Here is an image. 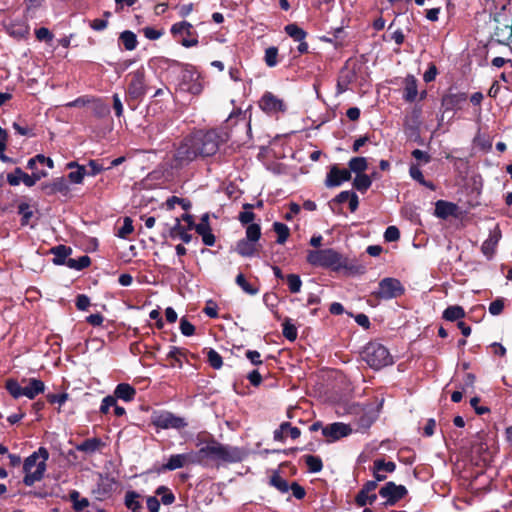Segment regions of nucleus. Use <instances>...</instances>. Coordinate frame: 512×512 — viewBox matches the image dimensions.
<instances>
[{"mask_svg":"<svg viewBox=\"0 0 512 512\" xmlns=\"http://www.w3.org/2000/svg\"><path fill=\"white\" fill-rule=\"evenodd\" d=\"M136 390L130 384L120 383L114 390L115 398L121 399L125 402H130L135 398Z\"/></svg>","mask_w":512,"mask_h":512,"instance_id":"24","label":"nucleus"},{"mask_svg":"<svg viewBox=\"0 0 512 512\" xmlns=\"http://www.w3.org/2000/svg\"><path fill=\"white\" fill-rule=\"evenodd\" d=\"M70 500L73 503V508L76 511H82L89 506V500L87 498H81L80 493L73 490L69 494Z\"/></svg>","mask_w":512,"mask_h":512,"instance_id":"37","label":"nucleus"},{"mask_svg":"<svg viewBox=\"0 0 512 512\" xmlns=\"http://www.w3.org/2000/svg\"><path fill=\"white\" fill-rule=\"evenodd\" d=\"M236 283L241 287V289L250 295H255L258 293V289L254 288L250 285V283L246 280L243 274H238L236 277Z\"/></svg>","mask_w":512,"mask_h":512,"instance_id":"50","label":"nucleus"},{"mask_svg":"<svg viewBox=\"0 0 512 512\" xmlns=\"http://www.w3.org/2000/svg\"><path fill=\"white\" fill-rule=\"evenodd\" d=\"M179 90L197 95L202 91V84L199 81V74L196 71L185 70L181 74L178 84Z\"/></svg>","mask_w":512,"mask_h":512,"instance_id":"13","label":"nucleus"},{"mask_svg":"<svg viewBox=\"0 0 512 512\" xmlns=\"http://www.w3.org/2000/svg\"><path fill=\"white\" fill-rule=\"evenodd\" d=\"M119 39L126 50L132 51V50L136 49L138 41H137L136 34L134 32H132L130 30L123 31L120 34Z\"/></svg>","mask_w":512,"mask_h":512,"instance_id":"31","label":"nucleus"},{"mask_svg":"<svg viewBox=\"0 0 512 512\" xmlns=\"http://www.w3.org/2000/svg\"><path fill=\"white\" fill-rule=\"evenodd\" d=\"M207 358H208V362L209 364L214 368V369H220L222 367V357L220 356V354L215 351L214 349H210L208 352H207Z\"/></svg>","mask_w":512,"mask_h":512,"instance_id":"52","label":"nucleus"},{"mask_svg":"<svg viewBox=\"0 0 512 512\" xmlns=\"http://www.w3.org/2000/svg\"><path fill=\"white\" fill-rule=\"evenodd\" d=\"M246 357L254 365L262 364L261 354L258 351H256V350H248L246 352Z\"/></svg>","mask_w":512,"mask_h":512,"instance_id":"64","label":"nucleus"},{"mask_svg":"<svg viewBox=\"0 0 512 512\" xmlns=\"http://www.w3.org/2000/svg\"><path fill=\"white\" fill-rule=\"evenodd\" d=\"M270 484L282 493H286L289 490L288 482L277 472L271 476Z\"/></svg>","mask_w":512,"mask_h":512,"instance_id":"43","label":"nucleus"},{"mask_svg":"<svg viewBox=\"0 0 512 512\" xmlns=\"http://www.w3.org/2000/svg\"><path fill=\"white\" fill-rule=\"evenodd\" d=\"M139 497L140 495L135 491H128L125 495V505L132 512H138L141 509Z\"/></svg>","mask_w":512,"mask_h":512,"instance_id":"35","label":"nucleus"},{"mask_svg":"<svg viewBox=\"0 0 512 512\" xmlns=\"http://www.w3.org/2000/svg\"><path fill=\"white\" fill-rule=\"evenodd\" d=\"M504 309V302L502 299H496L489 305V312L496 316L502 313Z\"/></svg>","mask_w":512,"mask_h":512,"instance_id":"58","label":"nucleus"},{"mask_svg":"<svg viewBox=\"0 0 512 512\" xmlns=\"http://www.w3.org/2000/svg\"><path fill=\"white\" fill-rule=\"evenodd\" d=\"M151 423L159 429H182L187 426L185 418L176 416L169 411L154 412Z\"/></svg>","mask_w":512,"mask_h":512,"instance_id":"7","label":"nucleus"},{"mask_svg":"<svg viewBox=\"0 0 512 512\" xmlns=\"http://www.w3.org/2000/svg\"><path fill=\"white\" fill-rule=\"evenodd\" d=\"M273 227L274 231L277 234V242L279 244H283L289 237V228L287 227V225L280 222H275L273 224Z\"/></svg>","mask_w":512,"mask_h":512,"instance_id":"44","label":"nucleus"},{"mask_svg":"<svg viewBox=\"0 0 512 512\" xmlns=\"http://www.w3.org/2000/svg\"><path fill=\"white\" fill-rule=\"evenodd\" d=\"M133 232L132 220L130 218H125L122 227L118 230V237L126 238L129 234Z\"/></svg>","mask_w":512,"mask_h":512,"instance_id":"54","label":"nucleus"},{"mask_svg":"<svg viewBox=\"0 0 512 512\" xmlns=\"http://www.w3.org/2000/svg\"><path fill=\"white\" fill-rule=\"evenodd\" d=\"M180 330L184 336H192L195 331V327L186 319L182 318L180 321Z\"/></svg>","mask_w":512,"mask_h":512,"instance_id":"60","label":"nucleus"},{"mask_svg":"<svg viewBox=\"0 0 512 512\" xmlns=\"http://www.w3.org/2000/svg\"><path fill=\"white\" fill-rule=\"evenodd\" d=\"M456 205L450 202L439 200L436 202L435 214L439 218H447L454 214Z\"/></svg>","mask_w":512,"mask_h":512,"instance_id":"29","label":"nucleus"},{"mask_svg":"<svg viewBox=\"0 0 512 512\" xmlns=\"http://www.w3.org/2000/svg\"><path fill=\"white\" fill-rule=\"evenodd\" d=\"M102 446V441L99 438H90L86 439L82 443L76 446V449L80 452H85L88 454H92L99 450Z\"/></svg>","mask_w":512,"mask_h":512,"instance_id":"30","label":"nucleus"},{"mask_svg":"<svg viewBox=\"0 0 512 512\" xmlns=\"http://www.w3.org/2000/svg\"><path fill=\"white\" fill-rule=\"evenodd\" d=\"M417 94V80L414 76L408 75L405 78L404 99L406 101L412 102L416 99Z\"/></svg>","mask_w":512,"mask_h":512,"instance_id":"27","label":"nucleus"},{"mask_svg":"<svg viewBox=\"0 0 512 512\" xmlns=\"http://www.w3.org/2000/svg\"><path fill=\"white\" fill-rule=\"evenodd\" d=\"M264 62L270 68L275 67L278 64L279 60L277 47L271 46L265 50Z\"/></svg>","mask_w":512,"mask_h":512,"instance_id":"40","label":"nucleus"},{"mask_svg":"<svg viewBox=\"0 0 512 512\" xmlns=\"http://www.w3.org/2000/svg\"><path fill=\"white\" fill-rule=\"evenodd\" d=\"M6 179L11 186H18L21 182L24 183L27 187L33 186L31 176L25 173L19 167L15 168L12 173H8Z\"/></svg>","mask_w":512,"mask_h":512,"instance_id":"21","label":"nucleus"},{"mask_svg":"<svg viewBox=\"0 0 512 512\" xmlns=\"http://www.w3.org/2000/svg\"><path fill=\"white\" fill-rule=\"evenodd\" d=\"M48 457V451L45 448L40 447L37 451L33 452L29 457L25 459L23 465V470L25 473L23 482L25 485L31 486L43 478Z\"/></svg>","mask_w":512,"mask_h":512,"instance_id":"3","label":"nucleus"},{"mask_svg":"<svg viewBox=\"0 0 512 512\" xmlns=\"http://www.w3.org/2000/svg\"><path fill=\"white\" fill-rule=\"evenodd\" d=\"M170 32L174 37L187 36L183 37L181 40V44L184 47L189 48L198 45V36L196 32L193 30L192 24L187 21L174 23L171 26Z\"/></svg>","mask_w":512,"mask_h":512,"instance_id":"9","label":"nucleus"},{"mask_svg":"<svg viewBox=\"0 0 512 512\" xmlns=\"http://www.w3.org/2000/svg\"><path fill=\"white\" fill-rule=\"evenodd\" d=\"M253 206L251 204L244 205V211L239 214V221L242 224H253V220L255 219V214L251 211Z\"/></svg>","mask_w":512,"mask_h":512,"instance_id":"49","label":"nucleus"},{"mask_svg":"<svg viewBox=\"0 0 512 512\" xmlns=\"http://www.w3.org/2000/svg\"><path fill=\"white\" fill-rule=\"evenodd\" d=\"M304 459H305V463L308 467L309 472L317 473V472L321 471L323 465H322V460L319 457L313 456V455H307L304 457Z\"/></svg>","mask_w":512,"mask_h":512,"instance_id":"45","label":"nucleus"},{"mask_svg":"<svg viewBox=\"0 0 512 512\" xmlns=\"http://www.w3.org/2000/svg\"><path fill=\"white\" fill-rule=\"evenodd\" d=\"M465 316L464 309L461 306L454 305L449 306L443 312V318L447 321H455Z\"/></svg>","mask_w":512,"mask_h":512,"instance_id":"34","label":"nucleus"},{"mask_svg":"<svg viewBox=\"0 0 512 512\" xmlns=\"http://www.w3.org/2000/svg\"><path fill=\"white\" fill-rule=\"evenodd\" d=\"M500 239L501 231L496 226L490 230L488 238L483 242L481 246V251L487 259H491L493 257Z\"/></svg>","mask_w":512,"mask_h":512,"instance_id":"16","label":"nucleus"},{"mask_svg":"<svg viewBox=\"0 0 512 512\" xmlns=\"http://www.w3.org/2000/svg\"><path fill=\"white\" fill-rule=\"evenodd\" d=\"M127 78L129 79L128 84V95L132 99H140L146 93V83H145V71L144 68H139L128 74Z\"/></svg>","mask_w":512,"mask_h":512,"instance_id":"8","label":"nucleus"},{"mask_svg":"<svg viewBox=\"0 0 512 512\" xmlns=\"http://www.w3.org/2000/svg\"><path fill=\"white\" fill-rule=\"evenodd\" d=\"M43 188L48 194H55L57 192L67 194L69 191V186L64 177L55 178L51 183L44 185Z\"/></svg>","mask_w":512,"mask_h":512,"instance_id":"25","label":"nucleus"},{"mask_svg":"<svg viewBox=\"0 0 512 512\" xmlns=\"http://www.w3.org/2000/svg\"><path fill=\"white\" fill-rule=\"evenodd\" d=\"M45 390L44 383L36 378L28 380V384L23 387L24 396L29 399H34L38 394L43 393Z\"/></svg>","mask_w":512,"mask_h":512,"instance_id":"23","label":"nucleus"},{"mask_svg":"<svg viewBox=\"0 0 512 512\" xmlns=\"http://www.w3.org/2000/svg\"><path fill=\"white\" fill-rule=\"evenodd\" d=\"M144 36L149 40H157L163 35L162 30H157L153 27H145L142 29Z\"/></svg>","mask_w":512,"mask_h":512,"instance_id":"57","label":"nucleus"},{"mask_svg":"<svg viewBox=\"0 0 512 512\" xmlns=\"http://www.w3.org/2000/svg\"><path fill=\"white\" fill-rule=\"evenodd\" d=\"M91 263V260L88 256L83 255L79 257L78 259L69 258L66 262V266L75 269V270H82L86 267H88Z\"/></svg>","mask_w":512,"mask_h":512,"instance_id":"39","label":"nucleus"},{"mask_svg":"<svg viewBox=\"0 0 512 512\" xmlns=\"http://www.w3.org/2000/svg\"><path fill=\"white\" fill-rule=\"evenodd\" d=\"M170 233L173 238H180L184 243H189L192 240L191 234L181 225L179 218H176V223Z\"/></svg>","mask_w":512,"mask_h":512,"instance_id":"32","label":"nucleus"},{"mask_svg":"<svg viewBox=\"0 0 512 512\" xmlns=\"http://www.w3.org/2000/svg\"><path fill=\"white\" fill-rule=\"evenodd\" d=\"M285 32L294 39V41H302L306 38V32L297 24H288L285 26Z\"/></svg>","mask_w":512,"mask_h":512,"instance_id":"38","label":"nucleus"},{"mask_svg":"<svg viewBox=\"0 0 512 512\" xmlns=\"http://www.w3.org/2000/svg\"><path fill=\"white\" fill-rule=\"evenodd\" d=\"M348 166L350 172L352 171L358 175L363 174V172L367 169L368 162L365 157H354L350 159Z\"/></svg>","mask_w":512,"mask_h":512,"instance_id":"33","label":"nucleus"},{"mask_svg":"<svg viewBox=\"0 0 512 512\" xmlns=\"http://www.w3.org/2000/svg\"><path fill=\"white\" fill-rule=\"evenodd\" d=\"M209 216L204 214L201 218L200 223L194 226L196 232L202 237V241L207 246H213L215 243V237L211 232L209 222Z\"/></svg>","mask_w":512,"mask_h":512,"instance_id":"19","label":"nucleus"},{"mask_svg":"<svg viewBox=\"0 0 512 512\" xmlns=\"http://www.w3.org/2000/svg\"><path fill=\"white\" fill-rule=\"evenodd\" d=\"M363 360L373 369H381L393 363V358L388 349L382 344L371 342L368 343L363 352Z\"/></svg>","mask_w":512,"mask_h":512,"instance_id":"5","label":"nucleus"},{"mask_svg":"<svg viewBox=\"0 0 512 512\" xmlns=\"http://www.w3.org/2000/svg\"><path fill=\"white\" fill-rule=\"evenodd\" d=\"M263 301L265 303V305L271 310L273 311L274 308L276 307V302H277V296L273 293H266L264 294L263 296Z\"/></svg>","mask_w":512,"mask_h":512,"instance_id":"62","label":"nucleus"},{"mask_svg":"<svg viewBox=\"0 0 512 512\" xmlns=\"http://www.w3.org/2000/svg\"><path fill=\"white\" fill-rule=\"evenodd\" d=\"M350 177L351 173L348 169H339L337 166H333L327 174L325 184L327 187H337L348 181Z\"/></svg>","mask_w":512,"mask_h":512,"instance_id":"17","label":"nucleus"},{"mask_svg":"<svg viewBox=\"0 0 512 512\" xmlns=\"http://www.w3.org/2000/svg\"><path fill=\"white\" fill-rule=\"evenodd\" d=\"M288 287L291 293H298L301 290L302 281L297 274H289L286 276Z\"/></svg>","mask_w":512,"mask_h":512,"instance_id":"48","label":"nucleus"},{"mask_svg":"<svg viewBox=\"0 0 512 512\" xmlns=\"http://www.w3.org/2000/svg\"><path fill=\"white\" fill-rule=\"evenodd\" d=\"M396 465L392 461L386 462L383 459H376L373 463V476L377 481H383L386 479V473L394 472Z\"/></svg>","mask_w":512,"mask_h":512,"instance_id":"18","label":"nucleus"},{"mask_svg":"<svg viewBox=\"0 0 512 512\" xmlns=\"http://www.w3.org/2000/svg\"><path fill=\"white\" fill-rule=\"evenodd\" d=\"M86 175V170L84 166H77L75 171H72L68 174V178L72 183L81 184Z\"/></svg>","mask_w":512,"mask_h":512,"instance_id":"53","label":"nucleus"},{"mask_svg":"<svg viewBox=\"0 0 512 512\" xmlns=\"http://www.w3.org/2000/svg\"><path fill=\"white\" fill-rule=\"evenodd\" d=\"M116 401L117 400L115 396L108 395L104 397L100 405V412L103 414H107L109 412V409L116 404Z\"/></svg>","mask_w":512,"mask_h":512,"instance_id":"55","label":"nucleus"},{"mask_svg":"<svg viewBox=\"0 0 512 512\" xmlns=\"http://www.w3.org/2000/svg\"><path fill=\"white\" fill-rule=\"evenodd\" d=\"M155 493L161 497V501L164 505H171L175 501L174 494L166 486H159Z\"/></svg>","mask_w":512,"mask_h":512,"instance_id":"46","label":"nucleus"},{"mask_svg":"<svg viewBox=\"0 0 512 512\" xmlns=\"http://www.w3.org/2000/svg\"><path fill=\"white\" fill-rule=\"evenodd\" d=\"M261 236V228L258 224H250L246 228V239L255 243L258 242Z\"/></svg>","mask_w":512,"mask_h":512,"instance_id":"51","label":"nucleus"},{"mask_svg":"<svg viewBox=\"0 0 512 512\" xmlns=\"http://www.w3.org/2000/svg\"><path fill=\"white\" fill-rule=\"evenodd\" d=\"M407 494L403 485H396L394 482L386 483L380 490L379 495L385 499V505H394Z\"/></svg>","mask_w":512,"mask_h":512,"instance_id":"14","label":"nucleus"},{"mask_svg":"<svg viewBox=\"0 0 512 512\" xmlns=\"http://www.w3.org/2000/svg\"><path fill=\"white\" fill-rule=\"evenodd\" d=\"M377 499V495L375 493L366 492L364 489H361L356 496V502L359 506H366L367 504H373Z\"/></svg>","mask_w":512,"mask_h":512,"instance_id":"41","label":"nucleus"},{"mask_svg":"<svg viewBox=\"0 0 512 512\" xmlns=\"http://www.w3.org/2000/svg\"><path fill=\"white\" fill-rule=\"evenodd\" d=\"M257 243L246 238L241 239L236 244V251L244 257H251L257 252Z\"/></svg>","mask_w":512,"mask_h":512,"instance_id":"26","label":"nucleus"},{"mask_svg":"<svg viewBox=\"0 0 512 512\" xmlns=\"http://www.w3.org/2000/svg\"><path fill=\"white\" fill-rule=\"evenodd\" d=\"M409 173L414 180L418 181L422 185H426L423 173L418 166L412 165L410 167Z\"/></svg>","mask_w":512,"mask_h":512,"instance_id":"59","label":"nucleus"},{"mask_svg":"<svg viewBox=\"0 0 512 512\" xmlns=\"http://www.w3.org/2000/svg\"><path fill=\"white\" fill-rule=\"evenodd\" d=\"M47 398H48L49 402L57 403V404H59L61 406V405H63L67 401L68 394H66V393L51 394V395H48Z\"/></svg>","mask_w":512,"mask_h":512,"instance_id":"63","label":"nucleus"},{"mask_svg":"<svg viewBox=\"0 0 512 512\" xmlns=\"http://www.w3.org/2000/svg\"><path fill=\"white\" fill-rule=\"evenodd\" d=\"M7 33L16 38L23 39L29 34V26L21 20L12 21L6 26Z\"/></svg>","mask_w":512,"mask_h":512,"instance_id":"22","label":"nucleus"},{"mask_svg":"<svg viewBox=\"0 0 512 512\" xmlns=\"http://www.w3.org/2000/svg\"><path fill=\"white\" fill-rule=\"evenodd\" d=\"M404 292L405 288L398 279L386 277L379 282L373 295L380 300H391L403 295Z\"/></svg>","mask_w":512,"mask_h":512,"instance_id":"6","label":"nucleus"},{"mask_svg":"<svg viewBox=\"0 0 512 512\" xmlns=\"http://www.w3.org/2000/svg\"><path fill=\"white\" fill-rule=\"evenodd\" d=\"M283 335L286 339H288L289 341H294L296 338H297V328L296 326L292 323L291 319H285L283 324Z\"/></svg>","mask_w":512,"mask_h":512,"instance_id":"42","label":"nucleus"},{"mask_svg":"<svg viewBox=\"0 0 512 512\" xmlns=\"http://www.w3.org/2000/svg\"><path fill=\"white\" fill-rule=\"evenodd\" d=\"M351 433L352 428L350 425L342 422H335L322 428V434L327 438L328 442L337 441L343 437L349 436Z\"/></svg>","mask_w":512,"mask_h":512,"instance_id":"15","label":"nucleus"},{"mask_svg":"<svg viewBox=\"0 0 512 512\" xmlns=\"http://www.w3.org/2000/svg\"><path fill=\"white\" fill-rule=\"evenodd\" d=\"M198 460L196 464L208 462H238L243 458V451L237 447L221 444L217 441H210L195 452Z\"/></svg>","mask_w":512,"mask_h":512,"instance_id":"2","label":"nucleus"},{"mask_svg":"<svg viewBox=\"0 0 512 512\" xmlns=\"http://www.w3.org/2000/svg\"><path fill=\"white\" fill-rule=\"evenodd\" d=\"M195 451H189L181 454H172L160 469L162 472L174 471L188 465H195L198 460Z\"/></svg>","mask_w":512,"mask_h":512,"instance_id":"11","label":"nucleus"},{"mask_svg":"<svg viewBox=\"0 0 512 512\" xmlns=\"http://www.w3.org/2000/svg\"><path fill=\"white\" fill-rule=\"evenodd\" d=\"M192 137H186L175 153V160L179 165H185L199 157Z\"/></svg>","mask_w":512,"mask_h":512,"instance_id":"12","label":"nucleus"},{"mask_svg":"<svg viewBox=\"0 0 512 512\" xmlns=\"http://www.w3.org/2000/svg\"><path fill=\"white\" fill-rule=\"evenodd\" d=\"M90 306V299L84 295L80 294L76 298V307L79 310H86Z\"/></svg>","mask_w":512,"mask_h":512,"instance_id":"61","label":"nucleus"},{"mask_svg":"<svg viewBox=\"0 0 512 512\" xmlns=\"http://www.w3.org/2000/svg\"><path fill=\"white\" fill-rule=\"evenodd\" d=\"M306 260L312 266L345 271L348 274H356L362 270L352 259L332 248L310 250Z\"/></svg>","mask_w":512,"mask_h":512,"instance_id":"1","label":"nucleus"},{"mask_svg":"<svg viewBox=\"0 0 512 512\" xmlns=\"http://www.w3.org/2000/svg\"><path fill=\"white\" fill-rule=\"evenodd\" d=\"M371 184H372L371 177L364 173L356 175L354 182H353L354 187L360 192L367 191L370 188Z\"/></svg>","mask_w":512,"mask_h":512,"instance_id":"36","label":"nucleus"},{"mask_svg":"<svg viewBox=\"0 0 512 512\" xmlns=\"http://www.w3.org/2000/svg\"><path fill=\"white\" fill-rule=\"evenodd\" d=\"M258 104L260 109L270 116H277L278 114L286 111L284 101L268 91L262 95Z\"/></svg>","mask_w":512,"mask_h":512,"instance_id":"10","label":"nucleus"},{"mask_svg":"<svg viewBox=\"0 0 512 512\" xmlns=\"http://www.w3.org/2000/svg\"><path fill=\"white\" fill-rule=\"evenodd\" d=\"M72 250L70 247L64 245H58L51 249V253L54 255L53 262L57 265H66L67 257L71 254Z\"/></svg>","mask_w":512,"mask_h":512,"instance_id":"28","label":"nucleus"},{"mask_svg":"<svg viewBox=\"0 0 512 512\" xmlns=\"http://www.w3.org/2000/svg\"><path fill=\"white\" fill-rule=\"evenodd\" d=\"M6 389L14 398L24 396L23 386H21L16 380H8L6 382Z\"/></svg>","mask_w":512,"mask_h":512,"instance_id":"47","label":"nucleus"},{"mask_svg":"<svg viewBox=\"0 0 512 512\" xmlns=\"http://www.w3.org/2000/svg\"><path fill=\"white\" fill-rule=\"evenodd\" d=\"M399 237L400 231L396 226H389L384 233V238L387 242L397 241Z\"/></svg>","mask_w":512,"mask_h":512,"instance_id":"56","label":"nucleus"},{"mask_svg":"<svg viewBox=\"0 0 512 512\" xmlns=\"http://www.w3.org/2000/svg\"><path fill=\"white\" fill-rule=\"evenodd\" d=\"M224 136V134L219 133L216 130H211L208 132H197L191 137L199 156L208 157L214 155L218 151L220 143L225 140Z\"/></svg>","mask_w":512,"mask_h":512,"instance_id":"4","label":"nucleus"},{"mask_svg":"<svg viewBox=\"0 0 512 512\" xmlns=\"http://www.w3.org/2000/svg\"><path fill=\"white\" fill-rule=\"evenodd\" d=\"M288 433L292 439H297L301 435L299 428L291 426L289 422H283L279 428L273 432V439L277 442H284L285 434Z\"/></svg>","mask_w":512,"mask_h":512,"instance_id":"20","label":"nucleus"}]
</instances>
